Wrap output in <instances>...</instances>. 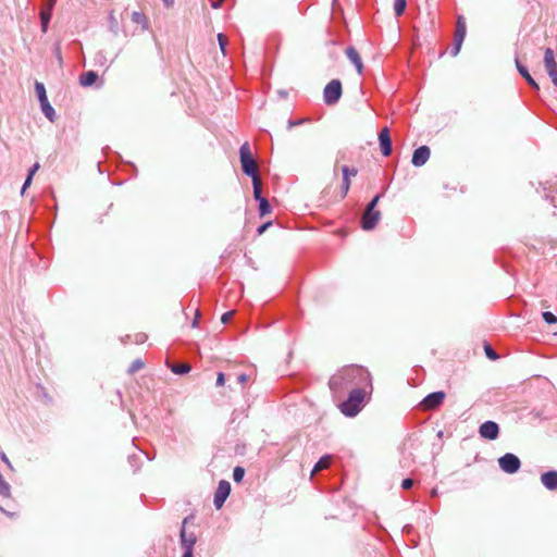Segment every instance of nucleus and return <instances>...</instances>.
Here are the masks:
<instances>
[{
    "mask_svg": "<svg viewBox=\"0 0 557 557\" xmlns=\"http://www.w3.org/2000/svg\"><path fill=\"white\" fill-rule=\"evenodd\" d=\"M371 384L370 373L367 369L359 366L344 368L341 372L330 379L329 385L332 391H339L344 387H360Z\"/></svg>",
    "mask_w": 557,
    "mask_h": 557,
    "instance_id": "nucleus-1",
    "label": "nucleus"
},
{
    "mask_svg": "<svg viewBox=\"0 0 557 557\" xmlns=\"http://www.w3.org/2000/svg\"><path fill=\"white\" fill-rule=\"evenodd\" d=\"M366 396V392L363 388L355 387L349 393L348 398L343 401L339 406L341 411L346 417H355L359 413L362 408V403Z\"/></svg>",
    "mask_w": 557,
    "mask_h": 557,
    "instance_id": "nucleus-2",
    "label": "nucleus"
},
{
    "mask_svg": "<svg viewBox=\"0 0 557 557\" xmlns=\"http://www.w3.org/2000/svg\"><path fill=\"white\" fill-rule=\"evenodd\" d=\"M239 157L243 172L251 178L258 177V164L252 157L248 143H245L239 148Z\"/></svg>",
    "mask_w": 557,
    "mask_h": 557,
    "instance_id": "nucleus-3",
    "label": "nucleus"
},
{
    "mask_svg": "<svg viewBox=\"0 0 557 557\" xmlns=\"http://www.w3.org/2000/svg\"><path fill=\"white\" fill-rule=\"evenodd\" d=\"M342 97V83L339 79H332L323 90L324 102L334 106Z\"/></svg>",
    "mask_w": 557,
    "mask_h": 557,
    "instance_id": "nucleus-4",
    "label": "nucleus"
},
{
    "mask_svg": "<svg viewBox=\"0 0 557 557\" xmlns=\"http://www.w3.org/2000/svg\"><path fill=\"white\" fill-rule=\"evenodd\" d=\"M466 34H467L466 20L462 15H459L457 18L456 30H455V35H454V47L450 51V54L453 57H456L459 53L462 42L465 40Z\"/></svg>",
    "mask_w": 557,
    "mask_h": 557,
    "instance_id": "nucleus-5",
    "label": "nucleus"
},
{
    "mask_svg": "<svg viewBox=\"0 0 557 557\" xmlns=\"http://www.w3.org/2000/svg\"><path fill=\"white\" fill-rule=\"evenodd\" d=\"M498 465L504 472L513 474L520 469L521 462L515 454L507 453L498 459Z\"/></svg>",
    "mask_w": 557,
    "mask_h": 557,
    "instance_id": "nucleus-6",
    "label": "nucleus"
},
{
    "mask_svg": "<svg viewBox=\"0 0 557 557\" xmlns=\"http://www.w3.org/2000/svg\"><path fill=\"white\" fill-rule=\"evenodd\" d=\"M230 493H231L230 482H227L225 480L220 481L218 488L214 493V499H213V503H214V506L216 509H220L224 505Z\"/></svg>",
    "mask_w": 557,
    "mask_h": 557,
    "instance_id": "nucleus-7",
    "label": "nucleus"
},
{
    "mask_svg": "<svg viewBox=\"0 0 557 557\" xmlns=\"http://www.w3.org/2000/svg\"><path fill=\"white\" fill-rule=\"evenodd\" d=\"M544 63L552 83L557 86V63L555 62V53L553 49L547 48L545 50Z\"/></svg>",
    "mask_w": 557,
    "mask_h": 557,
    "instance_id": "nucleus-8",
    "label": "nucleus"
},
{
    "mask_svg": "<svg viewBox=\"0 0 557 557\" xmlns=\"http://www.w3.org/2000/svg\"><path fill=\"white\" fill-rule=\"evenodd\" d=\"M479 434L482 438L494 441L499 435V426L494 421H485L480 425Z\"/></svg>",
    "mask_w": 557,
    "mask_h": 557,
    "instance_id": "nucleus-9",
    "label": "nucleus"
},
{
    "mask_svg": "<svg viewBox=\"0 0 557 557\" xmlns=\"http://www.w3.org/2000/svg\"><path fill=\"white\" fill-rule=\"evenodd\" d=\"M380 219H381V212L379 210H372V211L366 210L362 215V220H361L362 228L364 231L373 230L376 226Z\"/></svg>",
    "mask_w": 557,
    "mask_h": 557,
    "instance_id": "nucleus-10",
    "label": "nucleus"
},
{
    "mask_svg": "<svg viewBox=\"0 0 557 557\" xmlns=\"http://www.w3.org/2000/svg\"><path fill=\"white\" fill-rule=\"evenodd\" d=\"M57 0H48L40 10L41 30L46 33L52 16V10Z\"/></svg>",
    "mask_w": 557,
    "mask_h": 557,
    "instance_id": "nucleus-11",
    "label": "nucleus"
},
{
    "mask_svg": "<svg viewBox=\"0 0 557 557\" xmlns=\"http://www.w3.org/2000/svg\"><path fill=\"white\" fill-rule=\"evenodd\" d=\"M379 141L382 154L384 157H388L392 153V139L387 127L381 129L379 134Z\"/></svg>",
    "mask_w": 557,
    "mask_h": 557,
    "instance_id": "nucleus-12",
    "label": "nucleus"
},
{
    "mask_svg": "<svg viewBox=\"0 0 557 557\" xmlns=\"http://www.w3.org/2000/svg\"><path fill=\"white\" fill-rule=\"evenodd\" d=\"M430 154V148L428 146H421L413 151L411 162L414 166H422L428 162Z\"/></svg>",
    "mask_w": 557,
    "mask_h": 557,
    "instance_id": "nucleus-13",
    "label": "nucleus"
},
{
    "mask_svg": "<svg viewBox=\"0 0 557 557\" xmlns=\"http://www.w3.org/2000/svg\"><path fill=\"white\" fill-rule=\"evenodd\" d=\"M189 520V517H186L184 520H183V525H182V529H181V544H182V547L183 548H194V545L196 544V535L190 532L188 533L185 529V525L187 524Z\"/></svg>",
    "mask_w": 557,
    "mask_h": 557,
    "instance_id": "nucleus-14",
    "label": "nucleus"
},
{
    "mask_svg": "<svg viewBox=\"0 0 557 557\" xmlns=\"http://www.w3.org/2000/svg\"><path fill=\"white\" fill-rule=\"evenodd\" d=\"M343 173V183H342V197H346V195L349 191L350 188V177L356 176L358 171L356 168H349L347 165H344L342 168Z\"/></svg>",
    "mask_w": 557,
    "mask_h": 557,
    "instance_id": "nucleus-15",
    "label": "nucleus"
},
{
    "mask_svg": "<svg viewBox=\"0 0 557 557\" xmlns=\"http://www.w3.org/2000/svg\"><path fill=\"white\" fill-rule=\"evenodd\" d=\"M445 398L444 392H434L429 394L422 401L425 409H434L438 407Z\"/></svg>",
    "mask_w": 557,
    "mask_h": 557,
    "instance_id": "nucleus-16",
    "label": "nucleus"
},
{
    "mask_svg": "<svg viewBox=\"0 0 557 557\" xmlns=\"http://www.w3.org/2000/svg\"><path fill=\"white\" fill-rule=\"evenodd\" d=\"M346 55L349 59V61L356 66L358 74H362L363 64L358 51L354 47H348L346 49Z\"/></svg>",
    "mask_w": 557,
    "mask_h": 557,
    "instance_id": "nucleus-17",
    "label": "nucleus"
},
{
    "mask_svg": "<svg viewBox=\"0 0 557 557\" xmlns=\"http://www.w3.org/2000/svg\"><path fill=\"white\" fill-rule=\"evenodd\" d=\"M541 481L545 487L550 491L557 490V471L552 470L546 473H543L541 476Z\"/></svg>",
    "mask_w": 557,
    "mask_h": 557,
    "instance_id": "nucleus-18",
    "label": "nucleus"
},
{
    "mask_svg": "<svg viewBox=\"0 0 557 557\" xmlns=\"http://www.w3.org/2000/svg\"><path fill=\"white\" fill-rule=\"evenodd\" d=\"M516 66H517V70L518 72L520 73V75L528 82V84L539 90L540 87L537 85V83L533 79V77L530 75L529 71H528V67L525 65H523L518 58H516Z\"/></svg>",
    "mask_w": 557,
    "mask_h": 557,
    "instance_id": "nucleus-19",
    "label": "nucleus"
},
{
    "mask_svg": "<svg viewBox=\"0 0 557 557\" xmlns=\"http://www.w3.org/2000/svg\"><path fill=\"white\" fill-rule=\"evenodd\" d=\"M97 79H98V74L94 71L85 72L79 76V83L84 87L91 86L92 84L96 83Z\"/></svg>",
    "mask_w": 557,
    "mask_h": 557,
    "instance_id": "nucleus-20",
    "label": "nucleus"
},
{
    "mask_svg": "<svg viewBox=\"0 0 557 557\" xmlns=\"http://www.w3.org/2000/svg\"><path fill=\"white\" fill-rule=\"evenodd\" d=\"M252 186H253V197L257 201H260L261 199H264L262 196V185L260 176L252 177Z\"/></svg>",
    "mask_w": 557,
    "mask_h": 557,
    "instance_id": "nucleus-21",
    "label": "nucleus"
},
{
    "mask_svg": "<svg viewBox=\"0 0 557 557\" xmlns=\"http://www.w3.org/2000/svg\"><path fill=\"white\" fill-rule=\"evenodd\" d=\"M40 106H41V111L45 114V116L50 122H53L55 119V112H54V109L52 108V106L49 103V101L47 100L46 102L40 103Z\"/></svg>",
    "mask_w": 557,
    "mask_h": 557,
    "instance_id": "nucleus-22",
    "label": "nucleus"
},
{
    "mask_svg": "<svg viewBox=\"0 0 557 557\" xmlns=\"http://www.w3.org/2000/svg\"><path fill=\"white\" fill-rule=\"evenodd\" d=\"M132 21L135 24L141 25L143 29H147L148 28V20L145 16V14H143L140 12H133L132 13Z\"/></svg>",
    "mask_w": 557,
    "mask_h": 557,
    "instance_id": "nucleus-23",
    "label": "nucleus"
},
{
    "mask_svg": "<svg viewBox=\"0 0 557 557\" xmlns=\"http://www.w3.org/2000/svg\"><path fill=\"white\" fill-rule=\"evenodd\" d=\"M331 465V456L329 455H325L323 456L322 458H320V460L315 463L313 470H312V474L315 473V472H319L323 469H326L329 468V466Z\"/></svg>",
    "mask_w": 557,
    "mask_h": 557,
    "instance_id": "nucleus-24",
    "label": "nucleus"
},
{
    "mask_svg": "<svg viewBox=\"0 0 557 557\" xmlns=\"http://www.w3.org/2000/svg\"><path fill=\"white\" fill-rule=\"evenodd\" d=\"M0 496L2 497H11V486L10 484L3 479L2 474L0 473Z\"/></svg>",
    "mask_w": 557,
    "mask_h": 557,
    "instance_id": "nucleus-25",
    "label": "nucleus"
},
{
    "mask_svg": "<svg viewBox=\"0 0 557 557\" xmlns=\"http://www.w3.org/2000/svg\"><path fill=\"white\" fill-rule=\"evenodd\" d=\"M35 90L40 103L46 102L48 100L46 95V88L42 83L36 82Z\"/></svg>",
    "mask_w": 557,
    "mask_h": 557,
    "instance_id": "nucleus-26",
    "label": "nucleus"
},
{
    "mask_svg": "<svg viewBox=\"0 0 557 557\" xmlns=\"http://www.w3.org/2000/svg\"><path fill=\"white\" fill-rule=\"evenodd\" d=\"M407 0H394V11L396 16H401L406 10Z\"/></svg>",
    "mask_w": 557,
    "mask_h": 557,
    "instance_id": "nucleus-27",
    "label": "nucleus"
},
{
    "mask_svg": "<svg viewBox=\"0 0 557 557\" xmlns=\"http://www.w3.org/2000/svg\"><path fill=\"white\" fill-rule=\"evenodd\" d=\"M190 366L188 363H178L171 367V370L175 374H185L190 371Z\"/></svg>",
    "mask_w": 557,
    "mask_h": 557,
    "instance_id": "nucleus-28",
    "label": "nucleus"
},
{
    "mask_svg": "<svg viewBox=\"0 0 557 557\" xmlns=\"http://www.w3.org/2000/svg\"><path fill=\"white\" fill-rule=\"evenodd\" d=\"M259 212L261 216H264L271 212V206L265 198L259 201Z\"/></svg>",
    "mask_w": 557,
    "mask_h": 557,
    "instance_id": "nucleus-29",
    "label": "nucleus"
},
{
    "mask_svg": "<svg viewBox=\"0 0 557 557\" xmlns=\"http://www.w3.org/2000/svg\"><path fill=\"white\" fill-rule=\"evenodd\" d=\"M244 475H245V469L243 467H235L234 470H233V480L236 482V483H239L242 482V480L244 479Z\"/></svg>",
    "mask_w": 557,
    "mask_h": 557,
    "instance_id": "nucleus-30",
    "label": "nucleus"
},
{
    "mask_svg": "<svg viewBox=\"0 0 557 557\" xmlns=\"http://www.w3.org/2000/svg\"><path fill=\"white\" fill-rule=\"evenodd\" d=\"M218 41L222 53L225 55V49L228 44L227 37L223 34L218 35Z\"/></svg>",
    "mask_w": 557,
    "mask_h": 557,
    "instance_id": "nucleus-31",
    "label": "nucleus"
},
{
    "mask_svg": "<svg viewBox=\"0 0 557 557\" xmlns=\"http://www.w3.org/2000/svg\"><path fill=\"white\" fill-rule=\"evenodd\" d=\"M542 317L548 324L557 322V317L550 311H543Z\"/></svg>",
    "mask_w": 557,
    "mask_h": 557,
    "instance_id": "nucleus-32",
    "label": "nucleus"
},
{
    "mask_svg": "<svg viewBox=\"0 0 557 557\" xmlns=\"http://www.w3.org/2000/svg\"><path fill=\"white\" fill-rule=\"evenodd\" d=\"M53 54H54L55 59L58 60L59 64L62 65L63 59H62L60 42H55L53 45Z\"/></svg>",
    "mask_w": 557,
    "mask_h": 557,
    "instance_id": "nucleus-33",
    "label": "nucleus"
},
{
    "mask_svg": "<svg viewBox=\"0 0 557 557\" xmlns=\"http://www.w3.org/2000/svg\"><path fill=\"white\" fill-rule=\"evenodd\" d=\"M144 367V363L141 360L139 359H136L132 362L129 369H128V372L129 373H135L137 372L138 370H140L141 368Z\"/></svg>",
    "mask_w": 557,
    "mask_h": 557,
    "instance_id": "nucleus-34",
    "label": "nucleus"
},
{
    "mask_svg": "<svg viewBox=\"0 0 557 557\" xmlns=\"http://www.w3.org/2000/svg\"><path fill=\"white\" fill-rule=\"evenodd\" d=\"M485 354L491 360H496L498 358L497 354L490 345H485Z\"/></svg>",
    "mask_w": 557,
    "mask_h": 557,
    "instance_id": "nucleus-35",
    "label": "nucleus"
},
{
    "mask_svg": "<svg viewBox=\"0 0 557 557\" xmlns=\"http://www.w3.org/2000/svg\"><path fill=\"white\" fill-rule=\"evenodd\" d=\"M380 200V195H376L370 202L369 205L367 206V209L366 210H369V211H372V210H375V207L377 205Z\"/></svg>",
    "mask_w": 557,
    "mask_h": 557,
    "instance_id": "nucleus-36",
    "label": "nucleus"
},
{
    "mask_svg": "<svg viewBox=\"0 0 557 557\" xmlns=\"http://www.w3.org/2000/svg\"><path fill=\"white\" fill-rule=\"evenodd\" d=\"M413 483H414V482H413V480H412V479L407 478V479L403 480V482H401V487H403L404 490H409V488H411V487L413 486Z\"/></svg>",
    "mask_w": 557,
    "mask_h": 557,
    "instance_id": "nucleus-37",
    "label": "nucleus"
},
{
    "mask_svg": "<svg viewBox=\"0 0 557 557\" xmlns=\"http://www.w3.org/2000/svg\"><path fill=\"white\" fill-rule=\"evenodd\" d=\"M32 181H33V177H29L27 176L23 186H22V190H21V194L23 195L25 193V190L30 186L32 184Z\"/></svg>",
    "mask_w": 557,
    "mask_h": 557,
    "instance_id": "nucleus-38",
    "label": "nucleus"
},
{
    "mask_svg": "<svg viewBox=\"0 0 557 557\" xmlns=\"http://www.w3.org/2000/svg\"><path fill=\"white\" fill-rule=\"evenodd\" d=\"M233 314H234L233 311H228V312H225L224 314H222V317H221L222 323H224V324L227 323L231 320V318L233 317Z\"/></svg>",
    "mask_w": 557,
    "mask_h": 557,
    "instance_id": "nucleus-39",
    "label": "nucleus"
},
{
    "mask_svg": "<svg viewBox=\"0 0 557 557\" xmlns=\"http://www.w3.org/2000/svg\"><path fill=\"white\" fill-rule=\"evenodd\" d=\"M39 169V163H35L28 171L27 176L33 177Z\"/></svg>",
    "mask_w": 557,
    "mask_h": 557,
    "instance_id": "nucleus-40",
    "label": "nucleus"
},
{
    "mask_svg": "<svg viewBox=\"0 0 557 557\" xmlns=\"http://www.w3.org/2000/svg\"><path fill=\"white\" fill-rule=\"evenodd\" d=\"M270 225H271V222H267V223H264V224L260 225V226L258 227V230H257V233H258L259 235L263 234V233L265 232V230H267Z\"/></svg>",
    "mask_w": 557,
    "mask_h": 557,
    "instance_id": "nucleus-41",
    "label": "nucleus"
},
{
    "mask_svg": "<svg viewBox=\"0 0 557 557\" xmlns=\"http://www.w3.org/2000/svg\"><path fill=\"white\" fill-rule=\"evenodd\" d=\"M224 382H225L224 374L222 372L218 373L216 385L222 386V385H224Z\"/></svg>",
    "mask_w": 557,
    "mask_h": 557,
    "instance_id": "nucleus-42",
    "label": "nucleus"
},
{
    "mask_svg": "<svg viewBox=\"0 0 557 557\" xmlns=\"http://www.w3.org/2000/svg\"><path fill=\"white\" fill-rule=\"evenodd\" d=\"M0 457H1V460H2V461H3V462H4V463H5V465L11 469V470H13V467H12V465H11V462H10L9 458L7 457V455H5L4 453H1Z\"/></svg>",
    "mask_w": 557,
    "mask_h": 557,
    "instance_id": "nucleus-43",
    "label": "nucleus"
},
{
    "mask_svg": "<svg viewBox=\"0 0 557 557\" xmlns=\"http://www.w3.org/2000/svg\"><path fill=\"white\" fill-rule=\"evenodd\" d=\"M237 381L240 384H245L248 381V375L245 373H242L237 376Z\"/></svg>",
    "mask_w": 557,
    "mask_h": 557,
    "instance_id": "nucleus-44",
    "label": "nucleus"
},
{
    "mask_svg": "<svg viewBox=\"0 0 557 557\" xmlns=\"http://www.w3.org/2000/svg\"><path fill=\"white\" fill-rule=\"evenodd\" d=\"M182 557H193V548H184Z\"/></svg>",
    "mask_w": 557,
    "mask_h": 557,
    "instance_id": "nucleus-45",
    "label": "nucleus"
},
{
    "mask_svg": "<svg viewBox=\"0 0 557 557\" xmlns=\"http://www.w3.org/2000/svg\"><path fill=\"white\" fill-rule=\"evenodd\" d=\"M166 8H171L174 4V0H162Z\"/></svg>",
    "mask_w": 557,
    "mask_h": 557,
    "instance_id": "nucleus-46",
    "label": "nucleus"
},
{
    "mask_svg": "<svg viewBox=\"0 0 557 557\" xmlns=\"http://www.w3.org/2000/svg\"><path fill=\"white\" fill-rule=\"evenodd\" d=\"M222 1L223 0L213 1L212 4H211L212 8H214V9L220 8L222 5Z\"/></svg>",
    "mask_w": 557,
    "mask_h": 557,
    "instance_id": "nucleus-47",
    "label": "nucleus"
},
{
    "mask_svg": "<svg viewBox=\"0 0 557 557\" xmlns=\"http://www.w3.org/2000/svg\"><path fill=\"white\" fill-rule=\"evenodd\" d=\"M299 123L300 122L288 121V127L292 128L293 126L298 125Z\"/></svg>",
    "mask_w": 557,
    "mask_h": 557,
    "instance_id": "nucleus-48",
    "label": "nucleus"
},
{
    "mask_svg": "<svg viewBox=\"0 0 557 557\" xmlns=\"http://www.w3.org/2000/svg\"><path fill=\"white\" fill-rule=\"evenodd\" d=\"M0 511L4 512L5 515L8 516H12V513L8 512L7 510H4L2 507H0Z\"/></svg>",
    "mask_w": 557,
    "mask_h": 557,
    "instance_id": "nucleus-49",
    "label": "nucleus"
},
{
    "mask_svg": "<svg viewBox=\"0 0 557 557\" xmlns=\"http://www.w3.org/2000/svg\"><path fill=\"white\" fill-rule=\"evenodd\" d=\"M198 323V320H197V317L195 318L194 322H193V326H196Z\"/></svg>",
    "mask_w": 557,
    "mask_h": 557,
    "instance_id": "nucleus-50",
    "label": "nucleus"
},
{
    "mask_svg": "<svg viewBox=\"0 0 557 557\" xmlns=\"http://www.w3.org/2000/svg\"><path fill=\"white\" fill-rule=\"evenodd\" d=\"M542 306L545 307V308L548 307L545 300L542 301Z\"/></svg>",
    "mask_w": 557,
    "mask_h": 557,
    "instance_id": "nucleus-51",
    "label": "nucleus"
}]
</instances>
